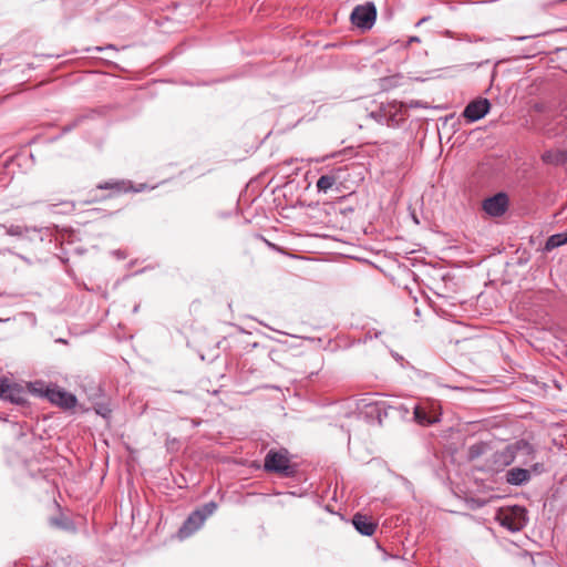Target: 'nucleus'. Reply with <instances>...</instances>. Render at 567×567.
<instances>
[{
	"label": "nucleus",
	"mask_w": 567,
	"mask_h": 567,
	"mask_svg": "<svg viewBox=\"0 0 567 567\" xmlns=\"http://www.w3.org/2000/svg\"><path fill=\"white\" fill-rule=\"evenodd\" d=\"M384 107L388 116V126H399L400 123L404 120L402 104L398 102H391L385 104Z\"/></svg>",
	"instance_id": "9d476101"
},
{
	"label": "nucleus",
	"mask_w": 567,
	"mask_h": 567,
	"mask_svg": "<svg viewBox=\"0 0 567 567\" xmlns=\"http://www.w3.org/2000/svg\"><path fill=\"white\" fill-rule=\"evenodd\" d=\"M205 520L199 512L194 511L189 514L186 520L183 523L181 528L178 529V537L181 539H185L192 536L195 532H197L203 525Z\"/></svg>",
	"instance_id": "6e6552de"
},
{
	"label": "nucleus",
	"mask_w": 567,
	"mask_h": 567,
	"mask_svg": "<svg viewBox=\"0 0 567 567\" xmlns=\"http://www.w3.org/2000/svg\"><path fill=\"white\" fill-rule=\"evenodd\" d=\"M508 207V197L504 193H498L483 202L484 212L493 217H499L505 214Z\"/></svg>",
	"instance_id": "0eeeda50"
},
{
	"label": "nucleus",
	"mask_w": 567,
	"mask_h": 567,
	"mask_svg": "<svg viewBox=\"0 0 567 567\" xmlns=\"http://www.w3.org/2000/svg\"><path fill=\"white\" fill-rule=\"evenodd\" d=\"M489 109V101L487 99L480 97L470 102L465 106L462 115L468 123H473L483 118L488 113Z\"/></svg>",
	"instance_id": "423d86ee"
},
{
	"label": "nucleus",
	"mask_w": 567,
	"mask_h": 567,
	"mask_svg": "<svg viewBox=\"0 0 567 567\" xmlns=\"http://www.w3.org/2000/svg\"><path fill=\"white\" fill-rule=\"evenodd\" d=\"M17 259L28 260L23 256L18 255L10 249L0 250V270L16 269Z\"/></svg>",
	"instance_id": "ddd939ff"
},
{
	"label": "nucleus",
	"mask_w": 567,
	"mask_h": 567,
	"mask_svg": "<svg viewBox=\"0 0 567 567\" xmlns=\"http://www.w3.org/2000/svg\"><path fill=\"white\" fill-rule=\"evenodd\" d=\"M16 390H19V389L16 386ZM11 395H12V396H17V391L11 392Z\"/></svg>",
	"instance_id": "a878e982"
},
{
	"label": "nucleus",
	"mask_w": 567,
	"mask_h": 567,
	"mask_svg": "<svg viewBox=\"0 0 567 567\" xmlns=\"http://www.w3.org/2000/svg\"><path fill=\"white\" fill-rule=\"evenodd\" d=\"M532 470L535 472V473H542L544 467H543V464L540 463H536L532 466Z\"/></svg>",
	"instance_id": "5701e85b"
},
{
	"label": "nucleus",
	"mask_w": 567,
	"mask_h": 567,
	"mask_svg": "<svg viewBox=\"0 0 567 567\" xmlns=\"http://www.w3.org/2000/svg\"><path fill=\"white\" fill-rule=\"evenodd\" d=\"M515 460L512 444L506 445L502 450H493L488 454L484 463V468L491 472H499L504 467L511 465Z\"/></svg>",
	"instance_id": "7ed1b4c3"
},
{
	"label": "nucleus",
	"mask_w": 567,
	"mask_h": 567,
	"mask_svg": "<svg viewBox=\"0 0 567 567\" xmlns=\"http://www.w3.org/2000/svg\"><path fill=\"white\" fill-rule=\"evenodd\" d=\"M414 420L420 425H431L440 422V415L434 409L429 410L427 404H416L413 408Z\"/></svg>",
	"instance_id": "1a4fd4ad"
},
{
	"label": "nucleus",
	"mask_w": 567,
	"mask_h": 567,
	"mask_svg": "<svg viewBox=\"0 0 567 567\" xmlns=\"http://www.w3.org/2000/svg\"><path fill=\"white\" fill-rule=\"evenodd\" d=\"M44 395L51 403L66 410L73 409L78 403L74 394L66 392L58 385L48 386Z\"/></svg>",
	"instance_id": "39448f33"
},
{
	"label": "nucleus",
	"mask_w": 567,
	"mask_h": 567,
	"mask_svg": "<svg viewBox=\"0 0 567 567\" xmlns=\"http://www.w3.org/2000/svg\"><path fill=\"white\" fill-rule=\"evenodd\" d=\"M264 468L266 472L276 473L282 477H291L296 473L286 449L269 450L265 456Z\"/></svg>",
	"instance_id": "f257e3e1"
},
{
	"label": "nucleus",
	"mask_w": 567,
	"mask_h": 567,
	"mask_svg": "<svg viewBox=\"0 0 567 567\" xmlns=\"http://www.w3.org/2000/svg\"><path fill=\"white\" fill-rule=\"evenodd\" d=\"M492 452V445L487 442H477L472 444L467 449V458L470 461H475L483 455H487Z\"/></svg>",
	"instance_id": "2eb2a0df"
},
{
	"label": "nucleus",
	"mask_w": 567,
	"mask_h": 567,
	"mask_svg": "<svg viewBox=\"0 0 567 567\" xmlns=\"http://www.w3.org/2000/svg\"><path fill=\"white\" fill-rule=\"evenodd\" d=\"M337 181H338V176L336 174L322 175L317 181V184H316L317 190L319 193L326 194L337 184Z\"/></svg>",
	"instance_id": "f3484780"
},
{
	"label": "nucleus",
	"mask_w": 567,
	"mask_h": 567,
	"mask_svg": "<svg viewBox=\"0 0 567 567\" xmlns=\"http://www.w3.org/2000/svg\"><path fill=\"white\" fill-rule=\"evenodd\" d=\"M377 18V9L372 2L362 6H357L351 13L352 23L363 30H369L373 27Z\"/></svg>",
	"instance_id": "20e7f679"
},
{
	"label": "nucleus",
	"mask_w": 567,
	"mask_h": 567,
	"mask_svg": "<svg viewBox=\"0 0 567 567\" xmlns=\"http://www.w3.org/2000/svg\"><path fill=\"white\" fill-rule=\"evenodd\" d=\"M16 391V385L11 384L7 379H0V398L14 403H21V391L17 390V396H12L11 392Z\"/></svg>",
	"instance_id": "4468645a"
},
{
	"label": "nucleus",
	"mask_w": 567,
	"mask_h": 567,
	"mask_svg": "<svg viewBox=\"0 0 567 567\" xmlns=\"http://www.w3.org/2000/svg\"><path fill=\"white\" fill-rule=\"evenodd\" d=\"M352 523L355 529L365 536H371L377 528V524L371 518L359 513L353 516Z\"/></svg>",
	"instance_id": "9b49d317"
},
{
	"label": "nucleus",
	"mask_w": 567,
	"mask_h": 567,
	"mask_svg": "<svg viewBox=\"0 0 567 567\" xmlns=\"http://www.w3.org/2000/svg\"><path fill=\"white\" fill-rule=\"evenodd\" d=\"M565 244H567V233L555 234L547 239L545 249L551 250Z\"/></svg>",
	"instance_id": "6ab92c4d"
},
{
	"label": "nucleus",
	"mask_w": 567,
	"mask_h": 567,
	"mask_svg": "<svg viewBox=\"0 0 567 567\" xmlns=\"http://www.w3.org/2000/svg\"><path fill=\"white\" fill-rule=\"evenodd\" d=\"M497 518L501 526L512 533L522 530L527 524L526 509L519 506L501 512Z\"/></svg>",
	"instance_id": "f03ea898"
},
{
	"label": "nucleus",
	"mask_w": 567,
	"mask_h": 567,
	"mask_svg": "<svg viewBox=\"0 0 567 567\" xmlns=\"http://www.w3.org/2000/svg\"><path fill=\"white\" fill-rule=\"evenodd\" d=\"M217 509V504L215 502L206 503L202 508L196 509L203 516V519L206 520L207 517L214 514Z\"/></svg>",
	"instance_id": "aec40b11"
},
{
	"label": "nucleus",
	"mask_w": 567,
	"mask_h": 567,
	"mask_svg": "<svg viewBox=\"0 0 567 567\" xmlns=\"http://www.w3.org/2000/svg\"><path fill=\"white\" fill-rule=\"evenodd\" d=\"M413 42H420V38H419V37H411V38L409 39V44H410V43H413Z\"/></svg>",
	"instance_id": "b1692460"
},
{
	"label": "nucleus",
	"mask_w": 567,
	"mask_h": 567,
	"mask_svg": "<svg viewBox=\"0 0 567 567\" xmlns=\"http://www.w3.org/2000/svg\"><path fill=\"white\" fill-rule=\"evenodd\" d=\"M530 480V471L520 468V467H514L507 471L506 473V482L509 485L520 486L523 484H526Z\"/></svg>",
	"instance_id": "f8f14e48"
},
{
	"label": "nucleus",
	"mask_w": 567,
	"mask_h": 567,
	"mask_svg": "<svg viewBox=\"0 0 567 567\" xmlns=\"http://www.w3.org/2000/svg\"><path fill=\"white\" fill-rule=\"evenodd\" d=\"M7 234L10 236H20L22 234V230L20 226L12 225L9 228H7Z\"/></svg>",
	"instance_id": "4be33fe9"
},
{
	"label": "nucleus",
	"mask_w": 567,
	"mask_h": 567,
	"mask_svg": "<svg viewBox=\"0 0 567 567\" xmlns=\"http://www.w3.org/2000/svg\"><path fill=\"white\" fill-rule=\"evenodd\" d=\"M426 19H427V18H423V19H421V20L416 23V25H417V27H419V25H421L423 22H425V21H426Z\"/></svg>",
	"instance_id": "393cba45"
},
{
	"label": "nucleus",
	"mask_w": 567,
	"mask_h": 567,
	"mask_svg": "<svg viewBox=\"0 0 567 567\" xmlns=\"http://www.w3.org/2000/svg\"><path fill=\"white\" fill-rule=\"evenodd\" d=\"M100 189H114L116 192H128L133 189L131 182L116 181L99 185Z\"/></svg>",
	"instance_id": "a211bd4d"
},
{
	"label": "nucleus",
	"mask_w": 567,
	"mask_h": 567,
	"mask_svg": "<svg viewBox=\"0 0 567 567\" xmlns=\"http://www.w3.org/2000/svg\"><path fill=\"white\" fill-rule=\"evenodd\" d=\"M514 455L516 456L518 453L529 457V460L534 458L535 447L526 440H518L512 444Z\"/></svg>",
	"instance_id": "dca6fc26"
},
{
	"label": "nucleus",
	"mask_w": 567,
	"mask_h": 567,
	"mask_svg": "<svg viewBox=\"0 0 567 567\" xmlns=\"http://www.w3.org/2000/svg\"><path fill=\"white\" fill-rule=\"evenodd\" d=\"M371 117H373L378 123L385 124L388 126V116L384 105H382L379 111L372 112Z\"/></svg>",
	"instance_id": "412c9836"
}]
</instances>
